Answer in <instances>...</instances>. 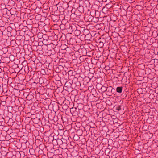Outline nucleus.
<instances>
[{
	"label": "nucleus",
	"instance_id": "obj_3",
	"mask_svg": "<svg viewBox=\"0 0 158 158\" xmlns=\"http://www.w3.org/2000/svg\"><path fill=\"white\" fill-rule=\"evenodd\" d=\"M157 36H158V33L157 34Z\"/></svg>",
	"mask_w": 158,
	"mask_h": 158
},
{
	"label": "nucleus",
	"instance_id": "obj_2",
	"mask_svg": "<svg viewBox=\"0 0 158 158\" xmlns=\"http://www.w3.org/2000/svg\"><path fill=\"white\" fill-rule=\"evenodd\" d=\"M117 110H121V106H118L117 107Z\"/></svg>",
	"mask_w": 158,
	"mask_h": 158
},
{
	"label": "nucleus",
	"instance_id": "obj_1",
	"mask_svg": "<svg viewBox=\"0 0 158 158\" xmlns=\"http://www.w3.org/2000/svg\"><path fill=\"white\" fill-rule=\"evenodd\" d=\"M122 87H117L116 88V91L119 93H121L122 92Z\"/></svg>",
	"mask_w": 158,
	"mask_h": 158
}]
</instances>
